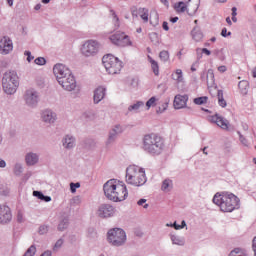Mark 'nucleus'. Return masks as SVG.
<instances>
[{
  "instance_id": "f257e3e1",
  "label": "nucleus",
  "mask_w": 256,
  "mask_h": 256,
  "mask_svg": "<svg viewBox=\"0 0 256 256\" xmlns=\"http://www.w3.org/2000/svg\"><path fill=\"white\" fill-rule=\"evenodd\" d=\"M103 191L105 197L114 203H121V201H125L129 197L127 186L120 184L115 179L108 180L103 186Z\"/></svg>"
},
{
  "instance_id": "f03ea898",
  "label": "nucleus",
  "mask_w": 256,
  "mask_h": 256,
  "mask_svg": "<svg viewBox=\"0 0 256 256\" xmlns=\"http://www.w3.org/2000/svg\"><path fill=\"white\" fill-rule=\"evenodd\" d=\"M213 203L220 207L223 213H231L239 209V198L233 193H216L213 197Z\"/></svg>"
},
{
  "instance_id": "7ed1b4c3",
  "label": "nucleus",
  "mask_w": 256,
  "mask_h": 256,
  "mask_svg": "<svg viewBox=\"0 0 256 256\" xmlns=\"http://www.w3.org/2000/svg\"><path fill=\"white\" fill-rule=\"evenodd\" d=\"M143 149L149 155H161L165 149L163 138L157 134H148L143 138Z\"/></svg>"
},
{
  "instance_id": "20e7f679",
  "label": "nucleus",
  "mask_w": 256,
  "mask_h": 256,
  "mask_svg": "<svg viewBox=\"0 0 256 256\" xmlns=\"http://www.w3.org/2000/svg\"><path fill=\"white\" fill-rule=\"evenodd\" d=\"M126 183L134 187H143L147 183L145 169L135 165L129 166L126 169Z\"/></svg>"
},
{
  "instance_id": "39448f33",
  "label": "nucleus",
  "mask_w": 256,
  "mask_h": 256,
  "mask_svg": "<svg viewBox=\"0 0 256 256\" xmlns=\"http://www.w3.org/2000/svg\"><path fill=\"white\" fill-rule=\"evenodd\" d=\"M2 89L6 95H15L19 89V75L15 70H9L3 74Z\"/></svg>"
},
{
  "instance_id": "423d86ee",
  "label": "nucleus",
  "mask_w": 256,
  "mask_h": 256,
  "mask_svg": "<svg viewBox=\"0 0 256 256\" xmlns=\"http://www.w3.org/2000/svg\"><path fill=\"white\" fill-rule=\"evenodd\" d=\"M102 63L109 75H119L123 69V62L111 54L103 56Z\"/></svg>"
},
{
  "instance_id": "0eeeda50",
  "label": "nucleus",
  "mask_w": 256,
  "mask_h": 256,
  "mask_svg": "<svg viewBox=\"0 0 256 256\" xmlns=\"http://www.w3.org/2000/svg\"><path fill=\"white\" fill-rule=\"evenodd\" d=\"M107 241L112 247H123L127 243V233L121 228H112L107 233Z\"/></svg>"
},
{
  "instance_id": "6e6552de",
  "label": "nucleus",
  "mask_w": 256,
  "mask_h": 256,
  "mask_svg": "<svg viewBox=\"0 0 256 256\" xmlns=\"http://www.w3.org/2000/svg\"><path fill=\"white\" fill-rule=\"evenodd\" d=\"M101 49V43L97 40H87L83 43L80 48V53L83 57H95Z\"/></svg>"
},
{
  "instance_id": "1a4fd4ad",
  "label": "nucleus",
  "mask_w": 256,
  "mask_h": 256,
  "mask_svg": "<svg viewBox=\"0 0 256 256\" xmlns=\"http://www.w3.org/2000/svg\"><path fill=\"white\" fill-rule=\"evenodd\" d=\"M23 99L26 107L35 109L39 105V101H41V95L34 88H29L24 92Z\"/></svg>"
},
{
  "instance_id": "9d476101",
  "label": "nucleus",
  "mask_w": 256,
  "mask_h": 256,
  "mask_svg": "<svg viewBox=\"0 0 256 256\" xmlns=\"http://www.w3.org/2000/svg\"><path fill=\"white\" fill-rule=\"evenodd\" d=\"M109 40L116 47H129L132 45L131 39L125 33H115L109 37Z\"/></svg>"
},
{
  "instance_id": "9b49d317",
  "label": "nucleus",
  "mask_w": 256,
  "mask_h": 256,
  "mask_svg": "<svg viewBox=\"0 0 256 256\" xmlns=\"http://www.w3.org/2000/svg\"><path fill=\"white\" fill-rule=\"evenodd\" d=\"M53 73H54L58 83L62 79H65L66 77H69L72 74L71 70L67 66H65L64 64L54 65Z\"/></svg>"
},
{
  "instance_id": "f8f14e48",
  "label": "nucleus",
  "mask_w": 256,
  "mask_h": 256,
  "mask_svg": "<svg viewBox=\"0 0 256 256\" xmlns=\"http://www.w3.org/2000/svg\"><path fill=\"white\" fill-rule=\"evenodd\" d=\"M40 118L45 125H55L57 123V113L51 109L42 110Z\"/></svg>"
},
{
  "instance_id": "ddd939ff",
  "label": "nucleus",
  "mask_w": 256,
  "mask_h": 256,
  "mask_svg": "<svg viewBox=\"0 0 256 256\" xmlns=\"http://www.w3.org/2000/svg\"><path fill=\"white\" fill-rule=\"evenodd\" d=\"M98 217L101 219H107L115 215V207L111 204H101L97 211Z\"/></svg>"
},
{
  "instance_id": "4468645a",
  "label": "nucleus",
  "mask_w": 256,
  "mask_h": 256,
  "mask_svg": "<svg viewBox=\"0 0 256 256\" xmlns=\"http://www.w3.org/2000/svg\"><path fill=\"white\" fill-rule=\"evenodd\" d=\"M59 85L64 88L65 91H75L77 88V80H75V76L73 73L69 76H66L64 79L60 80Z\"/></svg>"
},
{
  "instance_id": "2eb2a0df",
  "label": "nucleus",
  "mask_w": 256,
  "mask_h": 256,
  "mask_svg": "<svg viewBox=\"0 0 256 256\" xmlns=\"http://www.w3.org/2000/svg\"><path fill=\"white\" fill-rule=\"evenodd\" d=\"M11 219H13L11 208L5 204H0V225L11 223Z\"/></svg>"
},
{
  "instance_id": "dca6fc26",
  "label": "nucleus",
  "mask_w": 256,
  "mask_h": 256,
  "mask_svg": "<svg viewBox=\"0 0 256 256\" xmlns=\"http://www.w3.org/2000/svg\"><path fill=\"white\" fill-rule=\"evenodd\" d=\"M13 51V42L7 36L0 38V53L1 55H9Z\"/></svg>"
},
{
  "instance_id": "f3484780",
  "label": "nucleus",
  "mask_w": 256,
  "mask_h": 256,
  "mask_svg": "<svg viewBox=\"0 0 256 256\" xmlns=\"http://www.w3.org/2000/svg\"><path fill=\"white\" fill-rule=\"evenodd\" d=\"M208 121H210V123H215L218 127H220L221 129H224L225 131L229 129V120L223 118L219 114L210 116L208 118Z\"/></svg>"
},
{
  "instance_id": "a211bd4d",
  "label": "nucleus",
  "mask_w": 256,
  "mask_h": 256,
  "mask_svg": "<svg viewBox=\"0 0 256 256\" xmlns=\"http://www.w3.org/2000/svg\"><path fill=\"white\" fill-rule=\"evenodd\" d=\"M61 143L62 147H64L66 151H71L72 149H75L76 140L73 135L66 134L63 136Z\"/></svg>"
},
{
  "instance_id": "6ab92c4d",
  "label": "nucleus",
  "mask_w": 256,
  "mask_h": 256,
  "mask_svg": "<svg viewBox=\"0 0 256 256\" xmlns=\"http://www.w3.org/2000/svg\"><path fill=\"white\" fill-rule=\"evenodd\" d=\"M187 101H189V96L178 94L174 98V108L183 109L187 106Z\"/></svg>"
},
{
  "instance_id": "aec40b11",
  "label": "nucleus",
  "mask_w": 256,
  "mask_h": 256,
  "mask_svg": "<svg viewBox=\"0 0 256 256\" xmlns=\"http://www.w3.org/2000/svg\"><path fill=\"white\" fill-rule=\"evenodd\" d=\"M107 89L105 87L99 86L94 90V96L93 101L95 105H98V103H101L105 99Z\"/></svg>"
},
{
  "instance_id": "412c9836",
  "label": "nucleus",
  "mask_w": 256,
  "mask_h": 256,
  "mask_svg": "<svg viewBox=\"0 0 256 256\" xmlns=\"http://www.w3.org/2000/svg\"><path fill=\"white\" fill-rule=\"evenodd\" d=\"M174 9L177 13H185V11H187L188 15H195V13H197V9H199V4H197L191 12L187 10V4H185V2H178L174 4Z\"/></svg>"
},
{
  "instance_id": "4be33fe9",
  "label": "nucleus",
  "mask_w": 256,
  "mask_h": 256,
  "mask_svg": "<svg viewBox=\"0 0 256 256\" xmlns=\"http://www.w3.org/2000/svg\"><path fill=\"white\" fill-rule=\"evenodd\" d=\"M141 17L144 20V23L149 21V10L147 8H134L132 9V17Z\"/></svg>"
},
{
  "instance_id": "5701e85b",
  "label": "nucleus",
  "mask_w": 256,
  "mask_h": 256,
  "mask_svg": "<svg viewBox=\"0 0 256 256\" xmlns=\"http://www.w3.org/2000/svg\"><path fill=\"white\" fill-rule=\"evenodd\" d=\"M25 163L28 167H33L39 163V154L35 152H28L25 155Z\"/></svg>"
},
{
  "instance_id": "b1692460",
  "label": "nucleus",
  "mask_w": 256,
  "mask_h": 256,
  "mask_svg": "<svg viewBox=\"0 0 256 256\" xmlns=\"http://www.w3.org/2000/svg\"><path fill=\"white\" fill-rule=\"evenodd\" d=\"M192 39L196 41V43H199L203 41V32H201V28L198 26H195L191 31Z\"/></svg>"
},
{
  "instance_id": "393cba45",
  "label": "nucleus",
  "mask_w": 256,
  "mask_h": 256,
  "mask_svg": "<svg viewBox=\"0 0 256 256\" xmlns=\"http://www.w3.org/2000/svg\"><path fill=\"white\" fill-rule=\"evenodd\" d=\"M214 91L217 93L218 104L220 107H227V101L223 98V90H217V86H215Z\"/></svg>"
},
{
  "instance_id": "a878e982",
  "label": "nucleus",
  "mask_w": 256,
  "mask_h": 256,
  "mask_svg": "<svg viewBox=\"0 0 256 256\" xmlns=\"http://www.w3.org/2000/svg\"><path fill=\"white\" fill-rule=\"evenodd\" d=\"M170 239L173 245H178L179 247H183V245H185V238L183 237L170 234Z\"/></svg>"
},
{
  "instance_id": "bb28decb",
  "label": "nucleus",
  "mask_w": 256,
  "mask_h": 256,
  "mask_svg": "<svg viewBox=\"0 0 256 256\" xmlns=\"http://www.w3.org/2000/svg\"><path fill=\"white\" fill-rule=\"evenodd\" d=\"M206 81L208 87H215V74L213 73L212 69H209L207 71Z\"/></svg>"
},
{
  "instance_id": "cd10ccee",
  "label": "nucleus",
  "mask_w": 256,
  "mask_h": 256,
  "mask_svg": "<svg viewBox=\"0 0 256 256\" xmlns=\"http://www.w3.org/2000/svg\"><path fill=\"white\" fill-rule=\"evenodd\" d=\"M140 107H145V102L143 101H137L135 104H132L128 107V111L134 112V113H139Z\"/></svg>"
},
{
  "instance_id": "c85d7f7f",
  "label": "nucleus",
  "mask_w": 256,
  "mask_h": 256,
  "mask_svg": "<svg viewBox=\"0 0 256 256\" xmlns=\"http://www.w3.org/2000/svg\"><path fill=\"white\" fill-rule=\"evenodd\" d=\"M69 227V217H62L58 224V231H65Z\"/></svg>"
},
{
  "instance_id": "c756f323",
  "label": "nucleus",
  "mask_w": 256,
  "mask_h": 256,
  "mask_svg": "<svg viewBox=\"0 0 256 256\" xmlns=\"http://www.w3.org/2000/svg\"><path fill=\"white\" fill-rule=\"evenodd\" d=\"M173 81H176L177 83H183V71L181 69H177L175 72L171 75Z\"/></svg>"
},
{
  "instance_id": "7c9ffc66",
  "label": "nucleus",
  "mask_w": 256,
  "mask_h": 256,
  "mask_svg": "<svg viewBox=\"0 0 256 256\" xmlns=\"http://www.w3.org/2000/svg\"><path fill=\"white\" fill-rule=\"evenodd\" d=\"M33 196L37 197V199H40V201H45V203H49V201H51V197L43 195V192L41 191L34 190Z\"/></svg>"
},
{
  "instance_id": "2f4dec72",
  "label": "nucleus",
  "mask_w": 256,
  "mask_h": 256,
  "mask_svg": "<svg viewBox=\"0 0 256 256\" xmlns=\"http://www.w3.org/2000/svg\"><path fill=\"white\" fill-rule=\"evenodd\" d=\"M115 141H117V135L113 134V132L109 131L108 134V138L105 142V146L106 147H111V145H113V143H115Z\"/></svg>"
},
{
  "instance_id": "473e14b6",
  "label": "nucleus",
  "mask_w": 256,
  "mask_h": 256,
  "mask_svg": "<svg viewBox=\"0 0 256 256\" xmlns=\"http://www.w3.org/2000/svg\"><path fill=\"white\" fill-rule=\"evenodd\" d=\"M97 117V113L94 110H88L83 113V118L87 121H93Z\"/></svg>"
},
{
  "instance_id": "72a5a7b5",
  "label": "nucleus",
  "mask_w": 256,
  "mask_h": 256,
  "mask_svg": "<svg viewBox=\"0 0 256 256\" xmlns=\"http://www.w3.org/2000/svg\"><path fill=\"white\" fill-rule=\"evenodd\" d=\"M148 61L151 63L152 71L154 75H159V64L151 56H148Z\"/></svg>"
},
{
  "instance_id": "f704fd0d",
  "label": "nucleus",
  "mask_w": 256,
  "mask_h": 256,
  "mask_svg": "<svg viewBox=\"0 0 256 256\" xmlns=\"http://www.w3.org/2000/svg\"><path fill=\"white\" fill-rule=\"evenodd\" d=\"M238 87H239L241 93H243V95H247V89L249 87V82L247 80H242L238 83Z\"/></svg>"
},
{
  "instance_id": "c9c22d12",
  "label": "nucleus",
  "mask_w": 256,
  "mask_h": 256,
  "mask_svg": "<svg viewBox=\"0 0 256 256\" xmlns=\"http://www.w3.org/2000/svg\"><path fill=\"white\" fill-rule=\"evenodd\" d=\"M170 189H173V181L166 179L162 183V191L169 192Z\"/></svg>"
},
{
  "instance_id": "e433bc0d",
  "label": "nucleus",
  "mask_w": 256,
  "mask_h": 256,
  "mask_svg": "<svg viewBox=\"0 0 256 256\" xmlns=\"http://www.w3.org/2000/svg\"><path fill=\"white\" fill-rule=\"evenodd\" d=\"M110 132L118 137L119 135H121V133H123V127L117 124L110 130Z\"/></svg>"
},
{
  "instance_id": "4c0bfd02",
  "label": "nucleus",
  "mask_w": 256,
  "mask_h": 256,
  "mask_svg": "<svg viewBox=\"0 0 256 256\" xmlns=\"http://www.w3.org/2000/svg\"><path fill=\"white\" fill-rule=\"evenodd\" d=\"M14 175H16L17 177H19V175H21V173H23V165L21 163H16L14 165Z\"/></svg>"
},
{
  "instance_id": "58836bf2",
  "label": "nucleus",
  "mask_w": 256,
  "mask_h": 256,
  "mask_svg": "<svg viewBox=\"0 0 256 256\" xmlns=\"http://www.w3.org/2000/svg\"><path fill=\"white\" fill-rule=\"evenodd\" d=\"M112 16H113V23H114V31H117L119 29L120 24H119V17L115 13V11L111 10Z\"/></svg>"
},
{
  "instance_id": "ea45409f",
  "label": "nucleus",
  "mask_w": 256,
  "mask_h": 256,
  "mask_svg": "<svg viewBox=\"0 0 256 256\" xmlns=\"http://www.w3.org/2000/svg\"><path fill=\"white\" fill-rule=\"evenodd\" d=\"M208 99L209 98L206 96L198 97V98L194 99V103H195V105H205V103H207Z\"/></svg>"
},
{
  "instance_id": "a19ab883",
  "label": "nucleus",
  "mask_w": 256,
  "mask_h": 256,
  "mask_svg": "<svg viewBox=\"0 0 256 256\" xmlns=\"http://www.w3.org/2000/svg\"><path fill=\"white\" fill-rule=\"evenodd\" d=\"M39 235H47L49 233V225H41L38 229Z\"/></svg>"
},
{
  "instance_id": "79ce46f5",
  "label": "nucleus",
  "mask_w": 256,
  "mask_h": 256,
  "mask_svg": "<svg viewBox=\"0 0 256 256\" xmlns=\"http://www.w3.org/2000/svg\"><path fill=\"white\" fill-rule=\"evenodd\" d=\"M150 41L154 43V45H158L159 43V35L156 32H152L149 34Z\"/></svg>"
},
{
  "instance_id": "37998d69",
  "label": "nucleus",
  "mask_w": 256,
  "mask_h": 256,
  "mask_svg": "<svg viewBox=\"0 0 256 256\" xmlns=\"http://www.w3.org/2000/svg\"><path fill=\"white\" fill-rule=\"evenodd\" d=\"M63 243H65V240H63V238L58 239L53 246V251H59V249L63 247Z\"/></svg>"
},
{
  "instance_id": "c03bdc74",
  "label": "nucleus",
  "mask_w": 256,
  "mask_h": 256,
  "mask_svg": "<svg viewBox=\"0 0 256 256\" xmlns=\"http://www.w3.org/2000/svg\"><path fill=\"white\" fill-rule=\"evenodd\" d=\"M159 57H160L161 61L166 63V61H169V52L166 50H163L160 52Z\"/></svg>"
},
{
  "instance_id": "a18cd8bd",
  "label": "nucleus",
  "mask_w": 256,
  "mask_h": 256,
  "mask_svg": "<svg viewBox=\"0 0 256 256\" xmlns=\"http://www.w3.org/2000/svg\"><path fill=\"white\" fill-rule=\"evenodd\" d=\"M237 134L239 135L240 143H242V145H244V147H249V141H247V138H245V136H243V134H241L240 131H238Z\"/></svg>"
},
{
  "instance_id": "49530a36",
  "label": "nucleus",
  "mask_w": 256,
  "mask_h": 256,
  "mask_svg": "<svg viewBox=\"0 0 256 256\" xmlns=\"http://www.w3.org/2000/svg\"><path fill=\"white\" fill-rule=\"evenodd\" d=\"M36 251H37V248L34 245H32L27 249V251L24 253L23 256H33L35 255Z\"/></svg>"
},
{
  "instance_id": "de8ad7c7",
  "label": "nucleus",
  "mask_w": 256,
  "mask_h": 256,
  "mask_svg": "<svg viewBox=\"0 0 256 256\" xmlns=\"http://www.w3.org/2000/svg\"><path fill=\"white\" fill-rule=\"evenodd\" d=\"M157 101V98L155 96L151 97L147 102H146V107L147 109H151V107H155V103Z\"/></svg>"
},
{
  "instance_id": "09e8293b",
  "label": "nucleus",
  "mask_w": 256,
  "mask_h": 256,
  "mask_svg": "<svg viewBox=\"0 0 256 256\" xmlns=\"http://www.w3.org/2000/svg\"><path fill=\"white\" fill-rule=\"evenodd\" d=\"M150 23L154 27L159 25V15L157 13H154V18H153V16L150 17Z\"/></svg>"
},
{
  "instance_id": "8fccbe9b",
  "label": "nucleus",
  "mask_w": 256,
  "mask_h": 256,
  "mask_svg": "<svg viewBox=\"0 0 256 256\" xmlns=\"http://www.w3.org/2000/svg\"><path fill=\"white\" fill-rule=\"evenodd\" d=\"M79 187H81V183L77 182V183H70V191L71 193H77V189H79Z\"/></svg>"
},
{
  "instance_id": "3c124183",
  "label": "nucleus",
  "mask_w": 256,
  "mask_h": 256,
  "mask_svg": "<svg viewBox=\"0 0 256 256\" xmlns=\"http://www.w3.org/2000/svg\"><path fill=\"white\" fill-rule=\"evenodd\" d=\"M34 63L36 65H45L47 63V60H45L44 57H38L34 60Z\"/></svg>"
},
{
  "instance_id": "603ef678",
  "label": "nucleus",
  "mask_w": 256,
  "mask_h": 256,
  "mask_svg": "<svg viewBox=\"0 0 256 256\" xmlns=\"http://www.w3.org/2000/svg\"><path fill=\"white\" fill-rule=\"evenodd\" d=\"M167 107H169V104L168 103H163L161 105V107H159L157 110H156V113H164V111H167Z\"/></svg>"
},
{
  "instance_id": "864d4df0",
  "label": "nucleus",
  "mask_w": 256,
  "mask_h": 256,
  "mask_svg": "<svg viewBox=\"0 0 256 256\" xmlns=\"http://www.w3.org/2000/svg\"><path fill=\"white\" fill-rule=\"evenodd\" d=\"M71 205H81V197L75 196L71 200Z\"/></svg>"
},
{
  "instance_id": "5fc2aeb1",
  "label": "nucleus",
  "mask_w": 256,
  "mask_h": 256,
  "mask_svg": "<svg viewBox=\"0 0 256 256\" xmlns=\"http://www.w3.org/2000/svg\"><path fill=\"white\" fill-rule=\"evenodd\" d=\"M24 55H26L28 63H31L35 59V56L31 55V51H25Z\"/></svg>"
},
{
  "instance_id": "6e6d98bb",
  "label": "nucleus",
  "mask_w": 256,
  "mask_h": 256,
  "mask_svg": "<svg viewBox=\"0 0 256 256\" xmlns=\"http://www.w3.org/2000/svg\"><path fill=\"white\" fill-rule=\"evenodd\" d=\"M196 52L197 53H204L205 55H208V56L211 55V52L207 48H202V49L198 48V49H196Z\"/></svg>"
},
{
  "instance_id": "4d7b16f0",
  "label": "nucleus",
  "mask_w": 256,
  "mask_h": 256,
  "mask_svg": "<svg viewBox=\"0 0 256 256\" xmlns=\"http://www.w3.org/2000/svg\"><path fill=\"white\" fill-rule=\"evenodd\" d=\"M221 35H222V37H229V36H231V32L227 33V28H223L221 31Z\"/></svg>"
},
{
  "instance_id": "13d9d810",
  "label": "nucleus",
  "mask_w": 256,
  "mask_h": 256,
  "mask_svg": "<svg viewBox=\"0 0 256 256\" xmlns=\"http://www.w3.org/2000/svg\"><path fill=\"white\" fill-rule=\"evenodd\" d=\"M17 221H18V223H23V221H24L23 213L18 212V214H17Z\"/></svg>"
},
{
  "instance_id": "bf43d9fd",
  "label": "nucleus",
  "mask_w": 256,
  "mask_h": 256,
  "mask_svg": "<svg viewBox=\"0 0 256 256\" xmlns=\"http://www.w3.org/2000/svg\"><path fill=\"white\" fill-rule=\"evenodd\" d=\"M5 167H7V162H5V160L0 158V168L5 169Z\"/></svg>"
},
{
  "instance_id": "052dcab7",
  "label": "nucleus",
  "mask_w": 256,
  "mask_h": 256,
  "mask_svg": "<svg viewBox=\"0 0 256 256\" xmlns=\"http://www.w3.org/2000/svg\"><path fill=\"white\" fill-rule=\"evenodd\" d=\"M170 227H174L176 231H179V229H181V225L177 224V222H174L173 224H171Z\"/></svg>"
},
{
  "instance_id": "680f3d73",
  "label": "nucleus",
  "mask_w": 256,
  "mask_h": 256,
  "mask_svg": "<svg viewBox=\"0 0 256 256\" xmlns=\"http://www.w3.org/2000/svg\"><path fill=\"white\" fill-rule=\"evenodd\" d=\"M146 203H147V199L142 198V199H140V200L137 202V205L143 206V205H145Z\"/></svg>"
},
{
  "instance_id": "e2e57ef3",
  "label": "nucleus",
  "mask_w": 256,
  "mask_h": 256,
  "mask_svg": "<svg viewBox=\"0 0 256 256\" xmlns=\"http://www.w3.org/2000/svg\"><path fill=\"white\" fill-rule=\"evenodd\" d=\"M218 71H219L220 73H225V71H227V67H226V66H219V67H218Z\"/></svg>"
},
{
  "instance_id": "0e129e2a",
  "label": "nucleus",
  "mask_w": 256,
  "mask_h": 256,
  "mask_svg": "<svg viewBox=\"0 0 256 256\" xmlns=\"http://www.w3.org/2000/svg\"><path fill=\"white\" fill-rule=\"evenodd\" d=\"M162 27H163L164 31H169V23L163 22Z\"/></svg>"
},
{
  "instance_id": "69168bd1",
  "label": "nucleus",
  "mask_w": 256,
  "mask_h": 256,
  "mask_svg": "<svg viewBox=\"0 0 256 256\" xmlns=\"http://www.w3.org/2000/svg\"><path fill=\"white\" fill-rule=\"evenodd\" d=\"M160 3H162V5H165V7L169 9V0H160Z\"/></svg>"
},
{
  "instance_id": "338daca9",
  "label": "nucleus",
  "mask_w": 256,
  "mask_h": 256,
  "mask_svg": "<svg viewBox=\"0 0 256 256\" xmlns=\"http://www.w3.org/2000/svg\"><path fill=\"white\" fill-rule=\"evenodd\" d=\"M252 250L256 251V236L252 240Z\"/></svg>"
},
{
  "instance_id": "774afa93",
  "label": "nucleus",
  "mask_w": 256,
  "mask_h": 256,
  "mask_svg": "<svg viewBox=\"0 0 256 256\" xmlns=\"http://www.w3.org/2000/svg\"><path fill=\"white\" fill-rule=\"evenodd\" d=\"M232 17H237V7L232 8Z\"/></svg>"
}]
</instances>
